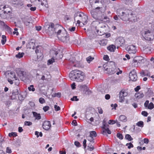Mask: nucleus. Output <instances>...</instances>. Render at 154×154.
Instances as JSON below:
<instances>
[{
  "label": "nucleus",
  "instance_id": "864d4df0",
  "mask_svg": "<svg viewBox=\"0 0 154 154\" xmlns=\"http://www.w3.org/2000/svg\"><path fill=\"white\" fill-rule=\"evenodd\" d=\"M60 27V26H59V27H58V28L57 29L56 33H57V35H59L61 32V30L59 28Z\"/></svg>",
  "mask_w": 154,
  "mask_h": 154
},
{
  "label": "nucleus",
  "instance_id": "e2e57ef3",
  "mask_svg": "<svg viewBox=\"0 0 154 154\" xmlns=\"http://www.w3.org/2000/svg\"><path fill=\"white\" fill-rule=\"evenodd\" d=\"M140 89V86H137L136 88H135L134 89L135 91L137 92L138 91V90Z\"/></svg>",
  "mask_w": 154,
  "mask_h": 154
},
{
  "label": "nucleus",
  "instance_id": "4468645a",
  "mask_svg": "<svg viewBox=\"0 0 154 154\" xmlns=\"http://www.w3.org/2000/svg\"><path fill=\"white\" fill-rule=\"evenodd\" d=\"M91 13L92 17L97 20L98 16L100 13H101V12L100 11H97L96 10L94 9L91 11Z\"/></svg>",
  "mask_w": 154,
  "mask_h": 154
},
{
  "label": "nucleus",
  "instance_id": "f03ea898",
  "mask_svg": "<svg viewBox=\"0 0 154 154\" xmlns=\"http://www.w3.org/2000/svg\"><path fill=\"white\" fill-rule=\"evenodd\" d=\"M117 14L122 20L127 21L129 19V15L131 14V11L128 9L120 8L117 9Z\"/></svg>",
  "mask_w": 154,
  "mask_h": 154
},
{
  "label": "nucleus",
  "instance_id": "69168bd1",
  "mask_svg": "<svg viewBox=\"0 0 154 154\" xmlns=\"http://www.w3.org/2000/svg\"><path fill=\"white\" fill-rule=\"evenodd\" d=\"M30 9L31 11H35L36 9V8L35 7H31L30 8Z\"/></svg>",
  "mask_w": 154,
  "mask_h": 154
},
{
  "label": "nucleus",
  "instance_id": "412c9836",
  "mask_svg": "<svg viewBox=\"0 0 154 154\" xmlns=\"http://www.w3.org/2000/svg\"><path fill=\"white\" fill-rule=\"evenodd\" d=\"M7 12L5 11H0V17L2 18H5L7 17Z\"/></svg>",
  "mask_w": 154,
  "mask_h": 154
},
{
  "label": "nucleus",
  "instance_id": "473e14b6",
  "mask_svg": "<svg viewBox=\"0 0 154 154\" xmlns=\"http://www.w3.org/2000/svg\"><path fill=\"white\" fill-rule=\"evenodd\" d=\"M28 89L29 91H35V88H34V86L33 85H30L28 88Z\"/></svg>",
  "mask_w": 154,
  "mask_h": 154
},
{
  "label": "nucleus",
  "instance_id": "37998d69",
  "mask_svg": "<svg viewBox=\"0 0 154 154\" xmlns=\"http://www.w3.org/2000/svg\"><path fill=\"white\" fill-rule=\"evenodd\" d=\"M6 152L7 153H11L12 152L11 149L9 147H7L6 148Z\"/></svg>",
  "mask_w": 154,
  "mask_h": 154
},
{
  "label": "nucleus",
  "instance_id": "a878e982",
  "mask_svg": "<svg viewBox=\"0 0 154 154\" xmlns=\"http://www.w3.org/2000/svg\"><path fill=\"white\" fill-rule=\"evenodd\" d=\"M105 27V26H104L102 25L101 24L99 23L97 26L95 27L96 30L97 32L98 33L99 31V29L100 28H101Z\"/></svg>",
  "mask_w": 154,
  "mask_h": 154
},
{
  "label": "nucleus",
  "instance_id": "1a4fd4ad",
  "mask_svg": "<svg viewBox=\"0 0 154 154\" xmlns=\"http://www.w3.org/2000/svg\"><path fill=\"white\" fill-rule=\"evenodd\" d=\"M51 52H52V53H54V54L55 56L54 55V56L51 59L49 60H48V65H49L50 64H52L53 62H54V57H55L56 58V59H59V58H61L60 57H57V55L58 54V51H51Z\"/></svg>",
  "mask_w": 154,
  "mask_h": 154
},
{
  "label": "nucleus",
  "instance_id": "58836bf2",
  "mask_svg": "<svg viewBox=\"0 0 154 154\" xmlns=\"http://www.w3.org/2000/svg\"><path fill=\"white\" fill-rule=\"evenodd\" d=\"M8 136L10 137L12 136L16 137L17 136V134L16 132H12L11 133H9L8 134Z\"/></svg>",
  "mask_w": 154,
  "mask_h": 154
},
{
  "label": "nucleus",
  "instance_id": "cd10ccee",
  "mask_svg": "<svg viewBox=\"0 0 154 154\" xmlns=\"http://www.w3.org/2000/svg\"><path fill=\"white\" fill-rule=\"evenodd\" d=\"M2 38L1 43L2 45H4L6 42V37L4 35H2Z\"/></svg>",
  "mask_w": 154,
  "mask_h": 154
},
{
  "label": "nucleus",
  "instance_id": "774afa93",
  "mask_svg": "<svg viewBox=\"0 0 154 154\" xmlns=\"http://www.w3.org/2000/svg\"><path fill=\"white\" fill-rule=\"evenodd\" d=\"M132 106L135 108H136L137 107V104L135 103H133L132 104Z\"/></svg>",
  "mask_w": 154,
  "mask_h": 154
},
{
  "label": "nucleus",
  "instance_id": "aec40b11",
  "mask_svg": "<svg viewBox=\"0 0 154 154\" xmlns=\"http://www.w3.org/2000/svg\"><path fill=\"white\" fill-rule=\"evenodd\" d=\"M143 50L146 54H150L151 52V49L149 46H145L143 47Z\"/></svg>",
  "mask_w": 154,
  "mask_h": 154
},
{
  "label": "nucleus",
  "instance_id": "dca6fc26",
  "mask_svg": "<svg viewBox=\"0 0 154 154\" xmlns=\"http://www.w3.org/2000/svg\"><path fill=\"white\" fill-rule=\"evenodd\" d=\"M128 21H131V22H135L136 21V17L135 15L131 11V14H130L129 16V18Z\"/></svg>",
  "mask_w": 154,
  "mask_h": 154
},
{
  "label": "nucleus",
  "instance_id": "052dcab7",
  "mask_svg": "<svg viewBox=\"0 0 154 154\" xmlns=\"http://www.w3.org/2000/svg\"><path fill=\"white\" fill-rule=\"evenodd\" d=\"M143 142L144 143H149V141L148 139L144 138L143 139Z\"/></svg>",
  "mask_w": 154,
  "mask_h": 154
},
{
  "label": "nucleus",
  "instance_id": "13d9d810",
  "mask_svg": "<svg viewBox=\"0 0 154 154\" xmlns=\"http://www.w3.org/2000/svg\"><path fill=\"white\" fill-rule=\"evenodd\" d=\"M36 29L37 31H40L42 27L41 26H35Z\"/></svg>",
  "mask_w": 154,
  "mask_h": 154
},
{
  "label": "nucleus",
  "instance_id": "4d7b16f0",
  "mask_svg": "<svg viewBox=\"0 0 154 154\" xmlns=\"http://www.w3.org/2000/svg\"><path fill=\"white\" fill-rule=\"evenodd\" d=\"M109 58V57L107 55H105L103 57V59L105 60H107Z\"/></svg>",
  "mask_w": 154,
  "mask_h": 154
},
{
  "label": "nucleus",
  "instance_id": "2eb2a0df",
  "mask_svg": "<svg viewBox=\"0 0 154 154\" xmlns=\"http://www.w3.org/2000/svg\"><path fill=\"white\" fill-rule=\"evenodd\" d=\"M87 17L85 15L80 20H77V23L79 25L80 22H81L84 25H85L87 23Z\"/></svg>",
  "mask_w": 154,
  "mask_h": 154
},
{
  "label": "nucleus",
  "instance_id": "ea45409f",
  "mask_svg": "<svg viewBox=\"0 0 154 154\" xmlns=\"http://www.w3.org/2000/svg\"><path fill=\"white\" fill-rule=\"evenodd\" d=\"M32 125V123L30 122L26 121L24 122V125H25L30 126Z\"/></svg>",
  "mask_w": 154,
  "mask_h": 154
},
{
  "label": "nucleus",
  "instance_id": "9d476101",
  "mask_svg": "<svg viewBox=\"0 0 154 154\" xmlns=\"http://www.w3.org/2000/svg\"><path fill=\"white\" fill-rule=\"evenodd\" d=\"M19 90L20 88L18 87H17L16 89L13 90L12 95L11 96V99H15L17 98L18 96Z\"/></svg>",
  "mask_w": 154,
  "mask_h": 154
},
{
  "label": "nucleus",
  "instance_id": "0eeeda50",
  "mask_svg": "<svg viewBox=\"0 0 154 154\" xmlns=\"http://www.w3.org/2000/svg\"><path fill=\"white\" fill-rule=\"evenodd\" d=\"M129 77L131 80L133 81L137 80V76L136 71L134 69L132 70L129 73Z\"/></svg>",
  "mask_w": 154,
  "mask_h": 154
},
{
  "label": "nucleus",
  "instance_id": "ddd939ff",
  "mask_svg": "<svg viewBox=\"0 0 154 154\" xmlns=\"http://www.w3.org/2000/svg\"><path fill=\"white\" fill-rule=\"evenodd\" d=\"M115 42L117 45L121 46L124 43L125 40L123 37H119L116 39Z\"/></svg>",
  "mask_w": 154,
  "mask_h": 154
},
{
  "label": "nucleus",
  "instance_id": "6e6d98bb",
  "mask_svg": "<svg viewBox=\"0 0 154 154\" xmlns=\"http://www.w3.org/2000/svg\"><path fill=\"white\" fill-rule=\"evenodd\" d=\"M110 98V96L109 94H106L105 96V98L106 100H109Z\"/></svg>",
  "mask_w": 154,
  "mask_h": 154
},
{
  "label": "nucleus",
  "instance_id": "5701e85b",
  "mask_svg": "<svg viewBox=\"0 0 154 154\" xmlns=\"http://www.w3.org/2000/svg\"><path fill=\"white\" fill-rule=\"evenodd\" d=\"M33 116L35 118V119L36 120H39L41 119L40 115L39 113H37L35 112H32Z\"/></svg>",
  "mask_w": 154,
  "mask_h": 154
},
{
  "label": "nucleus",
  "instance_id": "a18cd8bd",
  "mask_svg": "<svg viewBox=\"0 0 154 154\" xmlns=\"http://www.w3.org/2000/svg\"><path fill=\"white\" fill-rule=\"evenodd\" d=\"M75 27H70L68 28V30L70 32H73L75 31Z\"/></svg>",
  "mask_w": 154,
  "mask_h": 154
},
{
  "label": "nucleus",
  "instance_id": "6e6552de",
  "mask_svg": "<svg viewBox=\"0 0 154 154\" xmlns=\"http://www.w3.org/2000/svg\"><path fill=\"white\" fill-rule=\"evenodd\" d=\"M128 95V93L125 91L122 90L119 92V102H122L125 100V97H126Z\"/></svg>",
  "mask_w": 154,
  "mask_h": 154
},
{
  "label": "nucleus",
  "instance_id": "7ed1b4c3",
  "mask_svg": "<svg viewBox=\"0 0 154 154\" xmlns=\"http://www.w3.org/2000/svg\"><path fill=\"white\" fill-rule=\"evenodd\" d=\"M59 26L58 25H54L53 23H50L49 25L45 26V29L46 32L49 35H51L56 33L57 29L58 28Z\"/></svg>",
  "mask_w": 154,
  "mask_h": 154
},
{
  "label": "nucleus",
  "instance_id": "423d86ee",
  "mask_svg": "<svg viewBox=\"0 0 154 154\" xmlns=\"http://www.w3.org/2000/svg\"><path fill=\"white\" fill-rule=\"evenodd\" d=\"M125 49L130 54H135L137 52L135 46L133 45L127 46Z\"/></svg>",
  "mask_w": 154,
  "mask_h": 154
},
{
  "label": "nucleus",
  "instance_id": "c03bdc74",
  "mask_svg": "<svg viewBox=\"0 0 154 154\" xmlns=\"http://www.w3.org/2000/svg\"><path fill=\"white\" fill-rule=\"evenodd\" d=\"M54 108H55V110L56 111H57L59 110H60V107L57 106L56 105H55L54 106Z\"/></svg>",
  "mask_w": 154,
  "mask_h": 154
},
{
  "label": "nucleus",
  "instance_id": "bb28decb",
  "mask_svg": "<svg viewBox=\"0 0 154 154\" xmlns=\"http://www.w3.org/2000/svg\"><path fill=\"white\" fill-rule=\"evenodd\" d=\"M136 125L139 126L141 127H143L144 126V123L142 121H140L138 122H137L136 124Z\"/></svg>",
  "mask_w": 154,
  "mask_h": 154
},
{
  "label": "nucleus",
  "instance_id": "72a5a7b5",
  "mask_svg": "<svg viewBox=\"0 0 154 154\" xmlns=\"http://www.w3.org/2000/svg\"><path fill=\"white\" fill-rule=\"evenodd\" d=\"M76 15H77V16H78L80 17V20L81 19V18H82V17H83L84 16H85V15L83 13H81L79 12L77 13L76 14Z\"/></svg>",
  "mask_w": 154,
  "mask_h": 154
},
{
  "label": "nucleus",
  "instance_id": "4c0bfd02",
  "mask_svg": "<svg viewBox=\"0 0 154 154\" xmlns=\"http://www.w3.org/2000/svg\"><path fill=\"white\" fill-rule=\"evenodd\" d=\"M0 26H4L5 27H9L7 25L5 24L4 22L1 20H0Z\"/></svg>",
  "mask_w": 154,
  "mask_h": 154
},
{
  "label": "nucleus",
  "instance_id": "2f4dec72",
  "mask_svg": "<svg viewBox=\"0 0 154 154\" xmlns=\"http://www.w3.org/2000/svg\"><path fill=\"white\" fill-rule=\"evenodd\" d=\"M90 135L92 137H95L97 136V134L95 131H92L90 132Z\"/></svg>",
  "mask_w": 154,
  "mask_h": 154
},
{
  "label": "nucleus",
  "instance_id": "09e8293b",
  "mask_svg": "<svg viewBox=\"0 0 154 154\" xmlns=\"http://www.w3.org/2000/svg\"><path fill=\"white\" fill-rule=\"evenodd\" d=\"M39 101L41 103H43L45 102L44 99L42 98H40L39 99Z\"/></svg>",
  "mask_w": 154,
  "mask_h": 154
},
{
  "label": "nucleus",
  "instance_id": "f257e3e1",
  "mask_svg": "<svg viewBox=\"0 0 154 154\" xmlns=\"http://www.w3.org/2000/svg\"><path fill=\"white\" fill-rule=\"evenodd\" d=\"M69 77L72 80L82 82L84 79V73L81 71L75 70L72 71L69 73Z\"/></svg>",
  "mask_w": 154,
  "mask_h": 154
},
{
  "label": "nucleus",
  "instance_id": "bf43d9fd",
  "mask_svg": "<svg viewBox=\"0 0 154 154\" xmlns=\"http://www.w3.org/2000/svg\"><path fill=\"white\" fill-rule=\"evenodd\" d=\"M111 106L112 107H113L114 109H116V108L117 106V105L116 104H112L111 105Z\"/></svg>",
  "mask_w": 154,
  "mask_h": 154
},
{
  "label": "nucleus",
  "instance_id": "a19ab883",
  "mask_svg": "<svg viewBox=\"0 0 154 154\" xmlns=\"http://www.w3.org/2000/svg\"><path fill=\"white\" fill-rule=\"evenodd\" d=\"M116 123V121L113 120H110L108 122V124L110 125H113L115 124Z\"/></svg>",
  "mask_w": 154,
  "mask_h": 154
},
{
  "label": "nucleus",
  "instance_id": "f8f14e48",
  "mask_svg": "<svg viewBox=\"0 0 154 154\" xmlns=\"http://www.w3.org/2000/svg\"><path fill=\"white\" fill-rule=\"evenodd\" d=\"M51 126V122L49 121H45L43 124L42 126L43 128L46 130H48Z\"/></svg>",
  "mask_w": 154,
  "mask_h": 154
},
{
  "label": "nucleus",
  "instance_id": "79ce46f5",
  "mask_svg": "<svg viewBox=\"0 0 154 154\" xmlns=\"http://www.w3.org/2000/svg\"><path fill=\"white\" fill-rule=\"evenodd\" d=\"M117 136L121 140H122L123 139V136L122 134L119 133L117 134Z\"/></svg>",
  "mask_w": 154,
  "mask_h": 154
},
{
  "label": "nucleus",
  "instance_id": "338daca9",
  "mask_svg": "<svg viewBox=\"0 0 154 154\" xmlns=\"http://www.w3.org/2000/svg\"><path fill=\"white\" fill-rule=\"evenodd\" d=\"M4 141V139L2 138V137L1 135L0 134V143H2Z\"/></svg>",
  "mask_w": 154,
  "mask_h": 154
},
{
  "label": "nucleus",
  "instance_id": "b1692460",
  "mask_svg": "<svg viewBox=\"0 0 154 154\" xmlns=\"http://www.w3.org/2000/svg\"><path fill=\"white\" fill-rule=\"evenodd\" d=\"M116 47L114 45H111L107 47V49L111 52H114L116 49Z\"/></svg>",
  "mask_w": 154,
  "mask_h": 154
},
{
  "label": "nucleus",
  "instance_id": "393cba45",
  "mask_svg": "<svg viewBox=\"0 0 154 154\" xmlns=\"http://www.w3.org/2000/svg\"><path fill=\"white\" fill-rule=\"evenodd\" d=\"M135 97L138 99L142 98L144 96V94L142 93H136L135 95Z\"/></svg>",
  "mask_w": 154,
  "mask_h": 154
},
{
  "label": "nucleus",
  "instance_id": "f704fd0d",
  "mask_svg": "<svg viewBox=\"0 0 154 154\" xmlns=\"http://www.w3.org/2000/svg\"><path fill=\"white\" fill-rule=\"evenodd\" d=\"M94 59V57H91V56H89L86 58V60L87 62L89 63Z\"/></svg>",
  "mask_w": 154,
  "mask_h": 154
},
{
  "label": "nucleus",
  "instance_id": "de8ad7c7",
  "mask_svg": "<svg viewBox=\"0 0 154 154\" xmlns=\"http://www.w3.org/2000/svg\"><path fill=\"white\" fill-rule=\"evenodd\" d=\"M74 143L75 145L77 147H79L81 146V144L78 141H75Z\"/></svg>",
  "mask_w": 154,
  "mask_h": 154
},
{
  "label": "nucleus",
  "instance_id": "c85d7f7f",
  "mask_svg": "<svg viewBox=\"0 0 154 154\" xmlns=\"http://www.w3.org/2000/svg\"><path fill=\"white\" fill-rule=\"evenodd\" d=\"M24 55V53L23 52L20 53L19 52L18 53V54H16L15 56L16 57L20 58L23 57V56Z\"/></svg>",
  "mask_w": 154,
  "mask_h": 154
},
{
  "label": "nucleus",
  "instance_id": "a211bd4d",
  "mask_svg": "<svg viewBox=\"0 0 154 154\" xmlns=\"http://www.w3.org/2000/svg\"><path fill=\"white\" fill-rule=\"evenodd\" d=\"M23 0H14L13 3L14 5H17L18 6L20 7L23 5Z\"/></svg>",
  "mask_w": 154,
  "mask_h": 154
},
{
  "label": "nucleus",
  "instance_id": "9b49d317",
  "mask_svg": "<svg viewBox=\"0 0 154 154\" xmlns=\"http://www.w3.org/2000/svg\"><path fill=\"white\" fill-rule=\"evenodd\" d=\"M149 102L148 100H146L144 103V106L148 109L151 110L154 108V105L152 103L150 102L149 103Z\"/></svg>",
  "mask_w": 154,
  "mask_h": 154
},
{
  "label": "nucleus",
  "instance_id": "f3484780",
  "mask_svg": "<svg viewBox=\"0 0 154 154\" xmlns=\"http://www.w3.org/2000/svg\"><path fill=\"white\" fill-rule=\"evenodd\" d=\"M17 73L18 75L20 77H25L26 72L23 70H21L20 69H18L17 70Z\"/></svg>",
  "mask_w": 154,
  "mask_h": 154
},
{
  "label": "nucleus",
  "instance_id": "49530a36",
  "mask_svg": "<svg viewBox=\"0 0 154 154\" xmlns=\"http://www.w3.org/2000/svg\"><path fill=\"white\" fill-rule=\"evenodd\" d=\"M71 100L72 101H77L79 100V99L77 98V96H74L73 98H71Z\"/></svg>",
  "mask_w": 154,
  "mask_h": 154
},
{
  "label": "nucleus",
  "instance_id": "c9c22d12",
  "mask_svg": "<svg viewBox=\"0 0 154 154\" xmlns=\"http://www.w3.org/2000/svg\"><path fill=\"white\" fill-rule=\"evenodd\" d=\"M87 140H88L90 142H93V143H94L93 137L91 136L90 135L87 137Z\"/></svg>",
  "mask_w": 154,
  "mask_h": 154
},
{
  "label": "nucleus",
  "instance_id": "603ef678",
  "mask_svg": "<svg viewBox=\"0 0 154 154\" xmlns=\"http://www.w3.org/2000/svg\"><path fill=\"white\" fill-rule=\"evenodd\" d=\"M98 110L99 113L100 114H102L103 113L102 109L100 107H98Z\"/></svg>",
  "mask_w": 154,
  "mask_h": 154
},
{
  "label": "nucleus",
  "instance_id": "7c9ffc66",
  "mask_svg": "<svg viewBox=\"0 0 154 154\" xmlns=\"http://www.w3.org/2000/svg\"><path fill=\"white\" fill-rule=\"evenodd\" d=\"M125 138L126 139L129 141H131L133 140V138L131 137V135L128 134H127L125 135Z\"/></svg>",
  "mask_w": 154,
  "mask_h": 154
},
{
  "label": "nucleus",
  "instance_id": "20e7f679",
  "mask_svg": "<svg viewBox=\"0 0 154 154\" xmlns=\"http://www.w3.org/2000/svg\"><path fill=\"white\" fill-rule=\"evenodd\" d=\"M142 35L143 38L146 40L150 41L154 38V35L152 31L148 29L143 30Z\"/></svg>",
  "mask_w": 154,
  "mask_h": 154
},
{
  "label": "nucleus",
  "instance_id": "3c124183",
  "mask_svg": "<svg viewBox=\"0 0 154 154\" xmlns=\"http://www.w3.org/2000/svg\"><path fill=\"white\" fill-rule=\"evenodd\" d=\"M49 108V107L48 106H46L43 107V109L45 112H46L48 110Z\"/></svg>",
  "mask_w": 154,
  "mask_h": 154
},
{
  "label": "nucleus",
  "instance_id": "5fc2aeb1",
  "mask_svg": "<svg viewBox=\"0 0 154 154\" xmlns=\"http://www.w3.org/2000/svg\"><path fill=\"white\" fill-rule=\"evenodd\" d=\"M11 75L12 76H13V78L15 79V80H17V78L16 77V76L14 73H12V72L11 73Z\"/></svg>",
  "mask_w": 154,
  "mask_h": 154
},
{
  "label": "nucleus",
  "instance_id": "680f3d73",
  "mask_svg": "<svg viewBox=\"0 0 154 154\" xmlns=\"http://www.w3.org/2000/svg\"><path fill=\"white\" fill-rule=\"evenodd\" d=\"M76 124L77 122L76 120H73L72 122V124L75 126L76 125Z\"/></svg>",
  "mask_w": 154,
  "mask_h": 154
},
{
  "label": "nucleus",
  "instance_id": "e433bc0d",
  "mask_svg": "<svg viewBox=\"0 0 154 154\" xmlns=\"http://www.w3.org/2000/svg\"><path fill=\"white\" fill-rule=\"evenodd\" d=\"M126 146H128V149H130L131 148L134 147L133 144L131 143H127L126 144Z\"/></svg>",
  "mask_w": 154,
  "mask_h": 154
},
{
  "label": "nucleus",
  "instance_id": "39448f33",
  "mask_svg": "<svg viewBox=\"0 0 154 154\" xmlns=\"http://www.w3.org/2000/svg\"><path fill=\"white\" fill-rule=\"evenodd\" d=\"M108 119L107 118H105L103 121V126L102 127L103 128V132L102 133L103 135L106 134V132L109 134H110L111 133V131L108 128L109 125L106 124V122Z\"/></svg>",
  "mask_w": 154,
  "mask_h": 154
},
{
  "label": "nucleus",
  "instance_id": "0e129e2a",
  "mask_svg": "<svg viewBox=\"0 0 154 154\" xmlns=\"http://www.w3.org/2000/svg\"><path fill=\"white\" fill-rule=\"evenodd\" d=\"M86 140L85 139L83 141V146L85 148L86 146Z\"/></svg>",
  "mask_w": 154,
  "mask_h": 154
},
{
  "label": "nucleus",
  "instance_id": "4be33fe9",
  "mask_svg": "<svg viewBox=\"0 0 154 154\" xmlns=\"http://www.w3.org/2000/svg\"><path fill=\"white\" fill-rule=\"evenodd\" d=\"M101 14V15H100V13L99 15L98 16L97 20L101 21H103L104 19H107V17L104 16L103 14Z\"/></svg>",
  "mask_w": 154,
  "mask_h": 154
},
{
  "label": "nucleus",
  "instance_id": "8fccbe9b",
  "mask_svg": "<svg viewBox=\"0 0 154 154\" xmlns=\"http://www.w3.org/2000/svg\"><path fill=\"white\" fill-rule=\"evenodd\" d=\"M141 114L145 116H147L148 115V113L145 111H142Z\"/></svg>",
  "mask_w": 154,
  "mask_h": 154
},
{
  "label": "nucleus",
  "instance_id": "6ab92c4d",
  "mask_svg": "<svg viewBox=\"0 0 154 154\" xmlns=\"http://www.w3.org/2000/svg\"><path fill=\"white\" fill-rule=\"evenodd\" d=\"M119 119L122 122H126L127 121V118L126 116L124 115H120L119 118Z\"/></svg>",
  "mask_w": 154,
  "mask_h": 154
},
{
  "label": "nucleus",
  "instance_id": "c756f323",
  "mask_svg": "<svg viewBox=\"0 0 154 154\" xmlns=\"http://www.w3.org/2000/svg\"><path fill=\"white\" fill-rule=\"evenodd\" d=\"M61 95V93L60 92H58L57 93H55L52 94V96L53 97H60Z\"/></svg>",
  "mask_w": 154,
  "mask_h": 154
}]
</instances>
